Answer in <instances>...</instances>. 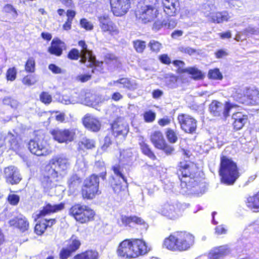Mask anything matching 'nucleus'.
I'll return each instance as SVG.
<instances>
[{"mask_svg": "<svg viewBox=\"0 0 259 259\" xmlns=\"http://www.w3.org/2000/svg\"><path fill=\"white\" fill-rule=\"evenodd\" d=\"M150 141L157 149L161 148L165 141L162 133L159 131H155L151 133Z\"/></svg>", "mask_w": 259, "mask_h": 259, "instance_id": "obj_30", "label": "nucleus"}, {"mask_svg": "<svg viewBox=\"0 0 259 259\" xmlns=\"http://www.w3.org/2000/svg\"><path fill=\"white\" fill-rule=\"evenodd\" d=\"M81 194L83 199L87 200L93 199L101 194L98 176L93 174L84 180Z\"/></svg>", "mask_w": 259, "mask_h": 259, "instance_id": "obj_7", "label": "nucleus"}, {"mask_svg": "<svg viewBox=\"0 0 259 259\" xmlns=\"http://www.w3.org/2000/svg\"><path fill=\"white\" fill-rule=\"evenodd\" d=\"M169 17L165 20V28L172 29L176 27L177 22L175 18L171 17V16Z\"/></svg>", "mask_w": 259, "mask_h": 259, "instance_id": "obj_57", "label": "nucleus"}, {"mask_svg": "<svg viewBox=\"0 0 259 259\" xmlns=\"http://www.w3.org/2000/svg\"><path fill=\"white\" fill-rule=\"evenodd\" d=\"M80 146H83L88 149H91L95 147V142L93 139L83 138L79 142Z\"/></svg>", "mask_w": 259, "mask_h": 259, "instance_id": "obj_43", "label": "nucleus"}, {"mask_svg": "<svg viewBox=\"0 0 259 259\" xmlns=\"http://www.w3.org/2000/svg\"><path fill=\"white\" fill-rule=\"evenodd\" d=\"M65 204L61 202L58 204H51L48 203L46 205L43 207L42 209L36 213L37 219L45 217L47 215L50 214L52 213L58 212L64 209Z\"/></svg>", "mask_w": 259, "mask_h": 259, "instance_id": "obj_20", "label": "nucleus"}, {"mask_svg": "<svg viewBox=\"0 0 259 259\" xmlns=\"http://www.w3.org/2000/svg\"><path fill=\"white\" fill-rule=\"evenodd\" d=\"M245 95L248 103L251 105L259 103V91L254 88H249L245 89Z\"/></svg>", "mask_w": 259, "mask_h": 259, "instance_id": "obj_29", "label": "nucleus"}, {"mask_svg": "<svg viewBox=\"0 0 259 259\" xmlns=\"http://www.w3.org/2000/svg\"><path fill=\"white\" fill-rule=\"evenodd\" d=\"M40 100L45 104H49L52 101V96L47 92H43L39 96Z\"/></svg>", "mask_w": 259, "mask_h": 259, "instance_id": "obj_53", "label": "nucleus"}, {"mask_svg": "<svg viewBox=\"0 0 259 259\" xmlns=\"http://www.w3.org/2000/svg\"><path fill=\"white\" fill-rule=\"evenodd\" d=\"M177 77L175 76H171L166 78L165 84L168 88L174 89L177 87Z\"/></svg>", "mask_w": 259, "mask_h": 259, "instance_id": "obj_56", "label": "nucleus"}, {"mask_svg": "<svg viewBox=\"0 0 259 259\" xmlns=\"http://www.w3.org/2000/svg\"><path fill=\"white\" fill-rule=\"evenodd\" d=\"M80 24L81 27L87 30H91L93 29V24L85 18H82L80 20Z\"/></svg>", "mask_w": 259, "mask_h": 259, "instance_id": "obj_59", "label": "nucleus"}, {"mask_svg": "<svg viewBox=\"0 0 259 259\" xmlns=\"http://www.w3.org/2000/svg\"><path fill=\"white\" fill-rule=\"evenodd\" d=\"M69 165L68 159L65 157L56 156L51 159L45 168L47 176L42 182L44 188L49 189L52 187V179L62 178Z\"/></svg>", "mask_w": 259, "mask_h": 259, "instance_id": "obj_3", "label": "nucleus"}, {"mask_svg": "<svg viewBox=\"0 0 259 259\" xmlns=\"http://www.w3.org/2000/svg\"><path fill=\"white\" fill-rule=\"evenodd\" d=\"M219 174L222 182L227 185L233 184L239 176L236 163L225 156L221 158Z\"/></svg>", "mask_w": 259, "mask_h": 259, "instance_id": "obj_5", "label": "nucleus"}, {"mask_svg": "<svg viewBox=\"0 0 259 259\" xmlns=\"http://www.w3.org/2000/svg\"><path fill=\"white\" fill-rule=\"evenodd\" d=\"M157 8L156 3H154L153 6H145L139 12V18L144 23L153 21L158 14Z\"/></svg>", "mask_w": 259, "mask_h": 259, "instance_id": "obj_15", "label": "nucleus"}, {"mask_svg": "<svg viewBox=\"0 0 259 259\" xmlns=\"http://www.w3.org/2000/svg\"><path fill=\"white\" fill-rule=\"evenodd\" d=\"M111 10L115 16L124 15L130 7V0H110Z\"/></svg>", "mask_w": 259, "mask_h": 259, "instance_id": "obj_16", "label": "nucleus"}, {"mask_svg": "<svg viewBox=\"0 0 259 259\" xmlns=\"http://www.w3.org/2000/svg\"><path fill=\"white\" fill-rule=\"evenodd\" d=\"M20 200V197L16 194H10L8 197V201L13 205H16Z\"/></svg>", "mask_w": 259, "mask_h": 259, "instance_id": "obj_62", "label": "nucleus"}, {"mask_svg": "<svg viewBox=\"0 0 259 259\" xmlns=\"http://www.w3.org/2000/svg\"><path fill=\"white\" fill-rule=\"evenodd\" d=\"M133 46L137 52L142 53L146 48V42L140 40H136L133 41Z\"/></svg>", "mask_w": 259, "mask_h": 259, "instance_id": "obj_44", "label": "nucleus"}, {"mask_svg": "<svg viewBox=\"0 0 259 259\" xmlns=\"http://www.w3.org/2000/svg\"><path fill=\"white\" fill-rule=\"evenodd\" d=\"M36 80L33 75H27L22 80L23 84L27 85H31L36 82Z\"/></svg>", "mask_w": 259, "mask_h": 259, "instance_id": "obj_60", "label": "nucleus"}, {"mask_svg": "<svg viewBox=\"0 0 259 259\" xmlns=\"http://www.w3.org/2000/svg\"><path fill=\"white\" fill-rule=\"evenodd\" d=\"M95 214L94 211L90 207L79 203L75 204L69 210V214L81 224L93 220Z\"/></svg>", "mask_w": 259, "mask_h": 259, "instance_id": "obj_8", "label": "nucleus"}, {"mask_svg": "<svg viewBox=\"0 0 259 259\" xmlns=\"http://www.w3.org/2000/svg\"><path fill=\"white\" fill-rule=\"evenodd\" d=\"M48 68L54 74L63 73L64 71L59 67L54 64H51L49 65Z\"/></svg>", "mask_w": 259, "mask_h": 259, "instance_id": "obj_64", "label": "nucleus"}, {"mask_svg": "<svg viewBox=\"0 0 259 259\" xmlns=\"http://www.w3.org/2000/svg\"><path fill=\"white\" fill-rule=\"evenodd\" d=\"M81 182V179L77 175H72L67 182L70 191L74 192L78 187Z\"/></svg>", "mask_w": 259, "mask_h": 259, "instance_id": "obj_36", "label": "nucleus"}, {"mask_svg": "<svg viewBox=\"0 0 259 259\" xmlns=\"http://www.w3.org/2000/svg\"><path fill=\"white\" fill-rule=\"evenodd\" d=\"M17 70L15 67L9 68L6 73L8 80L14 81L16 78Z\"/></svg>", "mask_w": 259, "mask_h": 259, "instance_id": "obj_55", "label": "nucleus"}, {"mask_svg": "<svg viewBox=\"0 0 259 259\" xmlns=\"http://www.w3.org/2000/svg\"><path fill=\"white\" fill-rule=\"evenodd\" d=\"M68 57L71 60H77L79 58H80V61L82 63L81 53L76 49H72L70 51L68 54Z\"/></svg>", "mask_w": 259, "mask_h": 259, "instance_id": "obj_50", "label": "nucleus"}, {"mask_svg": "<svg viewBox=\"0 0 259 259\" xmlns=\"http://www.w3.org/2000/svg\"><path fill=\"white\" fill-rule=\"evenodd\" d=\"M179 50L182 53L192 55L196 53V50L189 47L181 46L179 48Z\"/></svg>", "mask_w": 259, "mask_h": 259, "instance_id": "obj_61", "label": "nucleus"}, {"mask_svg": "<svg viewBox=\"0 0 259 259\" xmlns=\"http://www.w3.org/2000/svg\"><path fill=\"white\" fill-rule=\"evenodd\" d=\"M195 237L186 231H176L164 239L163 246L172 251L183 252L189 250L194 245Z\"/></svg>", "mask_w": 259, "mask_h": 259, "instance_id": "obj_2", "label": "nucleus"}, {"mask_svg": "<svg viewBox=\"0 0 259 259\" xmlns=\"http://www.w3.org/2000/svg\"><path fill=\"white\" fill-rule=\"evenodd\" d=\"M80 246V242L76 237L72 236L69 241L68 248L73 252L77 250Z\"/></svg>", "mask_w": 259, "mask_h": 259, "instance_id": "obj_40", "label": "nucleus"}, {"mask_svg": "<svg viewBox=\"0 0 259 259\" xmlns=\"http://www.w3.org/2000/svg\"><path fill=\"white\" fill-rule=\"evenodd\" d=\"M112 169L115 175L112 178H115V180H121L123 182H125L126 179L121 171V167L119 165L116 164L113 166Z\"/></svg>", "mask_w": 259, "mask_h": 259, "instance_id": "obj_39", "label": "nucleus"}, {"mask_svg": "<svg viewBox=\"0 0 259 259\" xmlns=\"http://www.w3.org/2000/svg\"><path fill=\"white\" fill-rule=\"evenodd\" d=\"M232 120L234 129L235 131H239L246 123L248 116L242 112H236L232 115Z\"/></svg>", "mask_w": 259, "mask_h": 259, "instance_id": "obj_22", "label": "nucleus"}, {"mask_svg": "<svg viewBox=\"0 0 259 259\" xmlns=\"http://www.w3.org/2000/svg\"><path fill=\"white\" fill-rule=\"evenodd\" d=\"M28 148L31 153L38 156L47 155L51 152L48 148L46 142L42 138L37 137L29 141Z\"/></svg>", "mask_w": 259, "mask_h": 259, "instance_id": "obj_11", "label": "nucleus"}, {"mask_svg": "<svg viewBox=\"0 0 259 259\" xmlns=\"http://www.w3.org/2000/svg\"><path fill=\"white\" fill-rule=\"evenodd\" d=\"M150 250V248L144 241L132 238L125 239L119 244L117 254L124 258H133L145 254Z\"/></svg>", "mask_w": 259, "mask_h": 259, "instance_id": "obj_4", "label": "nucleus"}, {"mask_svg": "<svg viewBox=\"0 0 259 259\" xmlns=\"http://www.w3.org/2000/svg\"><path fill=\"white\" fill-rule=\"evenodd\" d=\"M233 105L229 102L223 104L214 100L209 105V109L211 114L214 116L226 118L229 116L230 110Z\"/></svg>", "mask_w": 259, "mask_h": 259, "instance_id": "obj_12", "label": "nucleus"}, {"mask_svg": "<svg viewBox=\"0 0 259 259\" xmlns=\"http://www.w3.org/2000/svg\"><path fill=\"white\" fill-rule=\"evenodd\" d=\"M229 252L230 250L227 245L214 247L209 252L208 259H221Z\"/></svg>", "mask_w": 259, "mask_h": 259, "instance_id": "obj_23", "label": "nucleus"}, {"mask_svg": "<svg viewBox=\"0 0 259 259\" xmlns=\"http://www.w3.org/2000/svg\"><path fill=\"white\" fill-rule=\"evenodd\" d=\"M126 184V180L125 182H123L121 180H115V178H113L111 181V185L116 193H119L122 191H124L127 186Z\"/></svg>", "mask_w": 259, "mask_h": 259, "instance_id": "obj_35", "label": "nucleus"}, {"mask_svg": "<svg viewBox=\"0 0 259 259\" xmlns=\"http://www.w3.org/2000/svg\"><path fill=\"white\" fill-rule=\"evenodd\" d=\"M226 5L230 8H234L237 9L241 7L243 3L240 0H223Z\"/></svg>", "mask_w": 259, "mask_h": 259, "instance_id": "obj_48", "label": "nucleus"}, {"mask_svg": "<svg viewBox=\"0 0 259 259\" xmlns=\"http://www.w3.org/2000/svg\"><path fill=\"white\" fill-rule=\"evenodd\" d=\"M17 134L14 133H8L6 137L0 132V147H1L5 141H7L10 145L11 148L13 149H16L18 147V143L17 140Z\"/></svg>", "mask_w": 259, "mask_h": 259, "instance_id": "obj_28", "label": "nucleus"}, {"mask_svg": "<svg viewBox=\"0 0 259 259\" xmlns=\"http://www.w3.org/2000/svg\"><path fill=\"white\" fill-rule=\"evenodd\" d=\"M208 76L209 78L214 79H221L223 78L219 69L217 68L210 70L208 72Z\"/></svg>", "mask_w": 259, "mask_h": 259, "instance_id": "obj_51", "label": "nucleus"}, {"mask_svg": "<svg viewBox=\"0 0 259 259\" xmlns=\"http://www.w3.org/2000/svg\"><path fill=\"white\" fill-rule=\"evenodd\" d=\"M244 33H246L245 34L244 36H243V34H241L240 33H238L236 36V40L237 41L243 40L245 39L246 36H248L249 34H255L257 33V31L255 30L254 28H248L245 30Z\"/></svg>", "mask_w": 259, "mask_h": 259, "instance_id": "obj_45", "label": "nucleus"}, {"mask_svg": "<svg viewBox=\"0 0 259 259\" xmlns=\"http://www.w3.org/2000/svg\"><path fill=\"white\" fill-rule=\"evenodd\" d=\"M99 26L102 31L107 32L109 34L114 35L118 33L116 26L111 20L107 15H103L98 17Z\"/></svg>", "mask_w": 259, "mask_h": 259, "instance_id": "obj_17", "label": "nucleus"}, {"mask_svg": "<svg viewBox=\"0 0 259 259\" xmlns=\"http://www.w3.org/2000/svg\"><path fill=\"white\" fill-rule=\"evenodd\" d=\"M64 46V42L60 39H54L51 42V46L49 48L48 51L52 55L60 56L62 54Z\"/></svg>", "mask_w": 259, "mask_h": 259, "instance_id": "obj_31", "label": "nucleus"}, {"mask_svg": "<svg viewBox=\"0 0 259 259\" xmlns=\"http://www.w3.org/2000/svg\"><path fill=\"white\" fill-rule=\"evenodd\" d=\"M233 97L235 98L237 100L242 102V98L243 97H246L245 90L241 88L236 89L235 92L233 93Z\"/></svg>", "mask_w": 259, "mask_h": 259, "instance_id": "obj_52", "label": "nucleus"}, {"mask_svg": "<svg viewBox=\"0 0 259 259\" xmlns=\"http://www.w3.org/2000/svg\"><path fill=\"white\" fill-rule=\"evenodd\" d=\"M82 123L86 128L94 132L99 131L101 127V123L99 119L91 114L85 115Z\"/></svg>", "mask_w": 259, "mask_h": 259, "instance_id": "obj_19", "label": "nucleus"}, {"mask_svg": "<svg viewBox=\"0 0 259 259\" xmlns=\"http://www.w3.org/2000/svg\"><path fill=\"white\" fill-rule=\"evenodd\" d=\"M135 159V156L131 149L123 150L120 152L119 162L121 164L131 165Z\"/></svg>", "mask_w": 259, "mask_h": 259, "instance_id": "obj_24", "label": "nucleus"}, {"mask_svg": "<svg viewBox=\"0 0 259 259\" xmlns=\"http://www.w3.org/2000/svg\"><path fill=\"white\" fill-rule=\"evenodd\" d=\"M35 70V61L33 58H30L25 64V70L28 72H33Z\"/></svg>", "mask_w": 259, "mask_h": 259, "instance_id": "obj_54", "label": "nucleus"}, {"mask_svg": "<svg viewBox=\"0 0 259 259\" xmlns=\"http://www.w3.org/2000/svg\"><path fill=\"white\" fill-rule=\"evenodd\" d=\"M78 45L82 48L80 51L82 63L85 64L87 67L92 68V72L93 73L98 74L102 72L103 62L96 60L92 51L88 49L84 41L80 40Z\"/></svg>", "mask_w": 259, "mask_h": 259, "instance_id": "obj_6", "label": "nucleus"}, {"mask_svg": "<svg viewBox=\"0 0 259 259\" xmlns=\"http://www.w3.org/2000/svg\"><path fill=\"white\" fill-rule=\"evenodd\" d=\"M72 252L68 248H62L60 252L59 256L60 259H67L70 256Z\"/></svg>", "mask_w": 259, "mask_h": 259, "instance_id": "obj_63", "label": "nucleus"}, {"mask_svg": "<svg viewBox=\"0 0 259 259\" xmlns=\"http://www.w3.org/2000/svg\"><path fill=\"white\" fill-rule=\"evenodd\" d=\"M183 72H188L192 75V77L195 79H199L202 77L201 71L195 68H188L183 70Z\"/></svg>", "mask_w": 259, "mask_h": 259, "instance_id": "obj_41", "label": "nucleus"}, {"mask_svg": "<svg viewBox=\"0 0 259 259\" xmlns=\"http://www.w3.org/2000/svg\"><path fill=\"white\" fill-rule=\"evenodd\" d=\"M148 46L150 48L151 51L156 53L158 52L161 48V44L154 40L150 41Z\"/></svg>", "mask_w": 259, "mask_h": 259, "instance_id": "obj_58", "label": "nucleus"}, {"mask_svg": "<svg viewBox=\"0 0 259 259\" xmlns=\"http://www.w3.org/2000/svg\"><path fill=\"white\" fill-rule=\"evenodd\" d=\"M9 223L11 226L18 228L22 232L27 230L29 227V223L27 220L22 215L10 220Z\"/></svg>", "mask_w": 259, "mask_h": 259, "instance_id": "obj_27", "label": "nucleus"}, {"mask_svg": "<svg viewBox=\"0 0 259 259\" xmlns=\"http://www.w3.org/2000/svg\"><path fill=\"white\" fill-rule=\"evenodd\" d=\"M248 208L254 212L259 211V192L255 195L250 196L246 202Z\"/></svg>", "mask_w": 259, "mask_h": 259, "instance_id": "obj_33", "label": "nucleus"}, {"mask_svg": "<svg viewBox=\"0 0 259 259\" xmlns=\"http://www.w3.org/2000/svg\"><path fill=\"white\" fill-rule=\"evenodd\" d=\"M121 221L124 226L130 227H134L135 225H142L144 223L143 219L136 216L122 215Z\"/></svg>", "mask_w": 259, "mask_h": 259, "instance_id": "obj_32", "label": "nucleus"}, {"mask_svg": "<svg viewBox=\"0 0 259 259\" xmlns=\"http://www.w3.org/2000/svg\"><path fill=\"white\" fill-rule=\"evenodd\" d=\"M74 259H98L99 253L94 250H88L75 255Z\"/></svg>", "mask_w": 259, "mask_h": 259, "instance_id": "obj_34", "label": "nucleus"}, {"mask_svg": "<svg viewBox=\"0 0 259 259\" xmlns=\"http://www.w3.org/2000/svg\"><path fill=\"white\" fill-rule=\"evenodd\" d=\"M139 144L142 152L144 154L147 156L152 160L156 159V156L150 149L149 146L143 140L140 142Z\"/></svg>", "mask_w": 259, "mask_h": 259, "instance_id": "obj_37", "label": "nucleus"}, {"mask_svg": "<svg viewBox=\"0 0 259 259\" xmlns=\"http://www.w3.org/2000/svg\"><path fill=\"white\" fill-rule=\"evenodd\" d=\"M204 13L206 17H209L212 22L217 23H221L224 21H227L231 16L227 11L213 13L215 9L213 4H207L203 6Z\"/></svg>", "mask_w": 259, "mask_h": 259, "instance_id": "obj_10", "label": "nucleus"}, {"mask_svg": "<svg viewBox=\"0 0 259 259\" xmlns=\"http://www.w3.org/2000/svg\"><path fill=\"white\" fill-rule=\"evenodd\" d=\"M178 120L181 127L185 133L192 134L195 132L197 127V121L188 114H181L178 115Z\"/></svg>", "mask_w": 259, "mask_h": 259, "instance_id": "obj_13", "label": "nucleus"}, {"mask_svg": "<svg viewBox=\"0 0 259 259\" xmlns=\"http://www.w3.org/2000/svg\"><path fill=\"white\" fill-rule=\"evenodd\" d=\"M164 12L168 16H174L179 7V0H162Z\"/></svg>", "mask_w": 259, "mask_h": 259, "instance_id": "obj_21", "label": "nucleus"}, {"mask_svg": "<svg viewBox=\"0 0 259 259\" xmlns=\"http://www.w3.org/2000/svg\"><path fill=\"white\" fill-rule=\"evenodd\" d=\"M158 212L162 215L171 220L176 219L181 215L178 205L169 202L161 205Z\"/></svg>", "mask_w": 259, "mask_h": 259, "instance_id": "obj_14", "label": "nucleus"}, {"mask_svg": "<svg viewBox=\"0 0 259 259\" xmlns=\"http://www.w3.org/2000/svg\"><path fill=\"white\" fill-rule=\"evenodd\" d=\"M78 130L76 128H55L50 131L53 139L59 143H68L73 141L75 138Z\"/></svg>", "mask_w": 259, "mask_h": 259, "instance_id": "obj_9", "label": "nucleus"}, {"mask_svg": "<svg viewBox=\"0 0 259 259\" xmlns=\"http://www.w3.org/2000/svg\"><path fill=\"white\" fill-rule=\"evenodd\" d=\"M143 117L145 122H152L155 120L156 114L152 111L149 110L144 113Z\"/></svg>", "mask_w": 259, "mask_h": 259, "instance_id": "obj_49", "label": "nucleus"}, {"mask_svg": "<svg viewBox=\"0 0 259 259\" xmlns=\"http://www.w3.org/2000/svg\"><path fill=\"white\" fill-rule=\"evenodd\" d=\"M4 173L6 182L11 185L18 184L22 179L18 169L14 166L6 167Z\"/></svg>", "mask_w": 259, "mask_h": 259, "instance_id": "obj_18", "label": "nucleus"}, {"mask_svg": "<svg viewBox=\"0 0 259 259\" xmlns=\"http://www.w3.org/2000/svg\"><path fill=\"white\" fill-rule=\"evenodd\" d=\"M3 103L14 109H16L19 105L18 102L11 97H5L3 100Z\"/></svg>", "mask_w": 259, "mask_h": 259, "instance_id": "obj_42", "label": "nucleus"}, {"mask_svg": "<svg viewBox=\"0 0 259 259\" xmlns=\"http://www.w3.org/2000/svg\"><path fill=\"white\" fill-rule=\"evenodd\" d=\"M76 15V12L71 10H68L66 12L67 19L63 25V29L64 30L68 31L71 28L72 21Z\"/></svg>", "mask_w": 259, "mask_h": 259, "instance_id": "obj_38", "label": "nucleus"}, {"mask_svg": "<svg viewBox=\"0 0 259 259\" xmlns=\"http://www.w3.org/2000/svg\"><path fill=\"white\" fill-rule=\"evenodd\" d=\"M196 171V166L193 164L190 165L186 162L180 163L177 175L181 181L180 193L197 196L205 193L207 188L206 184L202 182H198Z\"/></svg>", "mask_w": 259, "mask_h": 259, "instance_id": "obj_1", "label": "nucleus"}, {"mask_svg": "<svg viewBox=\"0 0 259 259\" xmlns=\"http://www.w3.org/2000/svg\"><path fill=\"white\" fill-rule=\"evenodd\" d=\"M47 228V227L45 223V221L42 220L40 221L39 223L36 224L35 226L34 230L37 234L41 235L42 233H44Z\"/></svg>", "mask_w": 259, "mask_h": 259, "instance_id": "obj_47", "label": "nucleus"}, {"mask_svg": "<svg viewBox=\"0 0 259 259\" xmlns=\"http://www.w3.org/2000/svg\"><path fill=\"white\" fill-rule=\"evenodd\" d=\"M166 136L168 141L171 143H175L178 140L177 134L170 128L167 129Z\"/></svg>", "mask_w": 259, "mask_h": 259, "instance_id": "obj_46", "label": "nucleus"}, {"mask_svg": "<svg viewBox=\"0 0 259 259\" xmlns=\"http://www.w3.org/2000/svg\"><path fill=\"white\" fill-rule=\"evenodd\" d=\"M111 127L113 134L116 137L122 136L124 137L128 132V126L126 123L116 121L112 124Z\"/></svg>", "mask_w": 259, "mask_h": 259, "instance_id": "obj_25", "label": "nucleus"}, {"mask_svg": "<svg viewBox=\"0 0 259 259\" xmlns=\"http://www.w3.org/2000/svg\"><path fill=\"white\" fill-rule=\"evenodd\" d=\"M109 85H115L119 88H127L133 90L137 88V84L134 81L130 80L127 78H121L116 81L109 83Z\"/></svg>", "mask_w": 259, "mask_h": 259, "instance_id": "obj_26", "label": "nucleus"}]
</instances>
